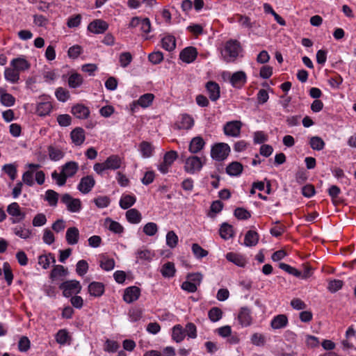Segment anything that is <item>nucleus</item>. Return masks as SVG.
Instances as JSON below:
<instances>
[{"mask_svg":"<svg viewBox=\"0 0 356 356\" xmlns=\"http://www.w3.org/2000/svg\"><path fill=\"white\" fill-rule=\"evenodd\" d=\"M129 27H138L142 32L145 33H148L151 31V23L148 18H140L138 17H134L131 19Z\"/></svg>","mask_w":356,"mask_h":356,"instance_id":"0eeeda50","label":"nucleus"},{"mask_svg":"<svg viewBox=\"0 0 356 356\" xmlns=\"http://www.w3.org/2000/svg\"><path fill=\"white\" fill-rule=\"evenodd\" d=\"M140 295V289L136 286H129L124 291L123 298L127 303L137 300Z\"/></svg>","mask_w":356,"mask_h":356,"instance_id":"f8f14e48","label":"nucleus"},{"mask_svg":"<svg viewBox=\"0 0 356 356\" xmlns=\"http://www.w3.org/2000/svg\"><path fill=\"white\" fill-rule=\"evenodd\" d=\"M242 125L243 123L239 120L228 122L223 127L224 133L228 136L238 137L240 136Z\"/></svg>","mask_w":356,"mask_h":356,"instance_id":"423d86ee","label":"nucleus"},{"mask_svg":"<svg viewBox=\"0 0 356 356\" xmlns=\"http://www.w3.org/2000/svg\"><path fill=\"white\" fill-rule=\"evenodd\" d=\"M45 199L51 206L55 207L58 202V193L53 190H47Z\"/></svg>","mask_w":356,"mask_h":356,"instance_id":"c03bdc74","label":"nucleus"},{"mask_svg":"<svg viewBox=\"0 0 356 356\" xmlns=\"http://www.w3.org/2000/svg\"><path fill=\"white\" fill-rule=\"evenodd\" d=\"M208 316L212 322H216L222 318V312L220 308L213 307L209 311Z\"/></svg>","mask_w":356,"mask_h":356,"instance_id":"a18cd8bd","label":"nucleus"},{"mask_svg":"<svg viewBox=\"0 0 356 356\" xmlns=\"http://www.w3.org/2000/svg\"><path fill=\"white\" fill-rule=\"evenodd\" d=\"M88 270V264L86 260H80L77 262L76 272L80 276H83Z\"/></svg>","mask_w":356,"mask_h":356,"instance_id":"3c124183","label":"nucleus"},{"mask_svg":"<svg viewBox=\"0 0 356 356\" xmlns=\"http://www.w3.org/2000/svg\"><path fill=\"white\" fill-rule=\"evenodd\" d=\"M230 152V147L227 143H220L214 145L211 150V156L214 160H225Z\"/></svg>","mask_w":356,"mask_h":356,"instance_id":"7ed1b4c3","label":"nucleus"},{"mask_svg":"<svg viewBox=\"0 0 356 356\" xmlns=\"http://www.w3.org/2000/svg\"><path fill=\"white\" fill-rule=\"evenodd\" d=\"M13 232L15 234L24 239L29 238L31 235V231L30 229L22 227H15Z\"/></svg>","mask_w":356,"mask_h":356,"instance_id":"603ef678","label":"nucleus"},{"mask_svg":"<svg viewBox=\"0 0 356 356\" xmlns=\"http://www.w3.org/2000/svg\"><path fill=\"white\" fill-rule=\"evenodd\" d=\"M69 339V335L65 330H60L56 334V341L60 344H65Z\"/></svg>","mask_w":356,"mask_h":356,"instance_id":"0e129e2a","label":"nucleus"},{"mask_svg":"<svg viewBox=\"0 0 356 356\" xmlns=\"http://www.w3.org/2000/svg\"><path fill=\"white\" fill-rule=\"evenodd\" d=\"M280 268L287 272L288 273L293 275L297 277H300L301 276V272L298 269L289 266V264L284 263H280L279 264Z\"/></svg>","mask_w":356,"mask_h":356,"instance_id":"864d4df0","label":"nucleus"},{"mask_svg":"<svg viewBox=\"0 0 356 356\" xmlns=\"http://www.w3.org/2000/svg\"><path fill=\"white\" fill-rule=\"evenodd\" d=\"M59 288L63 290V296L68 298L80 293L82 287L79 281L72 280L63 282Z\"/></svg>","mask_w":356,"mask_h":356,"instance_id":"20e7f679","label":"nucleus"},{"mask_svg":"<svg viewBox=\"0 0 356 356\" xmlns=\"http://www.w3.org/2000/svg\"><path fill=\"white\" fill-rule=\"evenodd\" d=\"M185 330L180 325H176L172 328V337L177 343L182 341L185 337Z\"/></svg>","mask_w":356,"mask_h":356,"instance_id":"7c9ffc66","label":"nucleus"},{"mask_svg":"<svg viewBox=\"0 0 356 356\" xmlns=\"http://www.w3.org/2000/svg\"><path fill=\"white\" fill-rule=\"evenodd\" d=\"M7 212L13 216L11 221L13 223H17L25 218V213L22 212L19 205L17 202H13L7 207Z\"/></svg>","mask_w":356,"mask_h":356,"instance_id":"6e6552de","label":"nucleus"},{"mask_svg":"<svg viewBox=\"0 0 356 356\" xmlns=\"http://www.w3.org/2000/svg\"><path fill=\"white\" fill-rule=\"evenodd\" d=\"M241 49L240 43L237 40H229L226 43L223 56L229 62L235 59Z\"/></svg>","mask_w":356,"mask_h":356,"instance_id":"39448f33","label":"nucleus"},{"mask_svg":"<svg viewBox=\"0 0 356 356\" xmlns=\"http://www.w3.org/2000/svg\"><path fill=\"white\" fill-rule=\"evenodd\" d=\"M192 251L195 257L197 259H202L208 255L209 252L207 250L203 249L199 244L193 243L192 245Z\"/></svg>","mask_w":356,"mask_h":356,"instance_id":"37998d69","label":"nucleus"},{"mask_svg":"<svg viewBox=\"0 0 356 356\" xmlns=\"http://www.w3.org/2000/svg\"><path fill=\"white\" fill-rule=\"evenodd\" d=\"M154 148L152 145L146 141H143L140 144V150L142 155L145 158H149L152 156Z\"/></svg>","mask_w":356,"mask_h":356,"instance_id":"ea45409f","label":"nucleus"},{"mask_svg":"<svg viewBox=\"0 0 356 356\" xmlns=\"http://www.w3.org/2000/svg\"><path fill=\"white\" fill-rule=\"evenodd\" d=\"M309 145L312 149L321 151L324 149L325 143L319 136H312L309 139Z\"/></svg>","mask_w":356,"mask_h":356,"instance_id":"f704fd0d","label":"nucleus"},{"mask_svg":"<svg viewBox=\"0 0 356 356\" xmlns=\"http://www.w3.org/2000/svg\"><path fill=\"white\" fill-rule=\"evenodd\" d=\"M250 310L247 307L241 308L238 315V319L240 324L243 326H248L252 323V316H251Z\"/></svg>","mask_w":356,"mask_h":356,"instance_id":"6ab92c4d","label":"nucleus"},{"mask_svg":"<svg viewBox=\"0 0 356 356\" xmlns=\"http://www.w3.org/2000/svg\"><path fill=\"white\" fill-rule=\"evenodd\" d=\"M161 45L163 49L168 51L174 50L176 47V40L172 35H167L162 38Z\"/></svg>","mask_w":356,"mask_h":356,"instance_id":"2f4dec72","label":"nucleus"},{"mask_svg":"<svg viewBox=\"0 0 356 356\" xmlns=\"http://www.w3.org/2000/svg\"><path fill=\"white\" fill-rule=\"evenodd\" d=\"M154 95L151 93H146L142 95L137 102V104L142 107H147L152 102Z\"/></svg>","mask_w":356,"mask_h":356,"instance_id":"de8ad7c7","label":"nucleus"},{"mask_svg":"<svg viewBox=\"0 0 356 356\" xmlns=\"http://www.w3.org/2000/svg\"><path fill=\"white\" fill-rule=\"evenodd\" d=\"M55 95L56 98L63 102H66L70 97L68 90L61 87L56 89Z\"/></svg>","mask_w":356,"mask_h":356,"instance_id":"5fc2aeb1","label":"nucleus"},{"mask_svg":"<svg viewBox=\"0 0 356 356\" xmlns=\"http://www.w3.org/2000/svg\"><path fill=\"white\" fill-rule=\"evenodd\" d=\"M243 169V167L241 163L234 161L227 166L226 172L231 176H238L242 172Z\"/></svg>","mask_w":356,"mask_h":356,"instance_id":"cd10ccee","label":"nucleus"},{"mask_svg":"<svg viewBox=\"0 0 356 356\" xmlns=\"http://www.w3.org/2000/svg\"><path fill=\"white\" fill-rule=\"evenodd\" d=\"M108 28V24L102 19H95L88 26V30L95 34L104 33Z\"/></svg>","mask_w":356,"mask_h":356,"instance_id":"9d476101","label":"nucleus"},{"mask_svg":"<svg viewBox=\"0 0 356 356\" xmlns=\"http://www.w3.org/2000/svg\"><path fill=\"white\" fill-rule=\"evenodd\" d=\"M194 124V120L187 114H183L181 120L177 122L176 126L179 129H189Z\"/></svg>","mask_w":356,"mask_h":356,"instance_id":"a878e982","label":"nucleus"},{"mask_svg":"<svg viewBox=\"0 0 356 356\" xmlns=\"http://www.w3.org/2000/svg\"><path fill=\"white\" fill-rule=\"evenodd\" d=\"M237 17L238 22L242 26L248 29H252L254 26V23L251 22L249 17L243 15H237Z\"/></svg>","mask_w":356,"mask_h":356,"instance_id":"e2e57ef3","label":"nucleus"},{"mask_svg":"<svg viewBox=\"0 0 356 356\" xmlns=\"http://www.w3.org/2000/svg\"><path fill=\"white\" fill-rule=\"evenodd\" d=\"M67 270L61 265H56L51 271L50 278L54 280L58 277L65 276Z\"/></svg>","mask_w":356,"mask_h":356,"instance_id":"58836bf2","label":"nucleus"},{"mask_svg":"<svg viewBox=\"0 0 356 356\" xmlns=\"http://www.w3.org/2000/svg\"><path fill=\"white\" fill-rule=\"evenodd\" d=\"M79 169V165L75 161H69L67 162L62 167V172L65 175V177H71L74 176Z\"/></svg>","mask_w":356,"mask_h":356,"instance_id":"4be33fe9","label":"nucleus"},{"mask_svg":"<svg viewBox=\"0 0 356 356\" xmlns=\"http://www.w3.org/2000/svg\"><path fill=\"white\" fill-rule=\"evenodd\" d=\"M70 136L73 143L81 145L85 140V131L82 128L76 127L72 131Z\"/></svg>","mask_w":356,"mask_h":356,"instance_id":"a211bd4d","label":"nucleus"},{"mask_svg":"<svg viewBox=\"0 0 356 356\" xmlns=\"http://www.w3.org/2000/svg\"><path fill=\"white\" fill-rule=\"evenodd\" d=\"M5 79L13 83H17L19 79V72L14 67H7L4 71Z\"/></svg>","mask_w":356,"mask_h":356,"instance_id":"c85d7f7f","label":"nucleus"},{"mask_svg":"<svg viewBox=\"0 0 356 356\" xmlns=\"http://www.w3.org/2000/svg\"><path fill=\"white\" fill-rule=\"evenodd\" d=\"M3 270L4 273V278L7 282L8 285H10L13 280V274L8 263L5 262L3 265Z\"/></svg>","mask_w":356,"mask_h":356,"instance_id":"8fccbe9b","label":"nucleus"},{"mask_svg":"<svg viewBox=\"0 0 356 356\" xmlns=\"http://www.w3.org/2000/svg\"><path fill=\"white\" fill-rule=\"evenodd\" d=\"M1 102L6 106H11L15 102V97L9 93H3L1 95Z\"/></svg>","mask_w":356,"mask_h":356,"instance_id":"bf43d9fd","label":"nucleus"},{"mask_svg":"<svg viewBox=\"0 0 356 356\" xmlns=\"http://www.w3.org/2000/svg\"><path fill=\"white\" fill-rule=\"evenodd\" d=\"M52 108V106L50 102H42L38 104L37 106V113L40 116H45L48 115Z\"/></svg>","mask_w":356,"mask_h":356,"instance_id":"4c0bfd02","label":"nucleus"},{"mask_svg":"<svg viewBox=\"0 0 356 356\" xmlns=\"http://www.w3.org/2000/svg\"><path fill=\"white\" fill-rule=\"evenodd\" d=\"M158 232V226L154 222H147L143 227V232L149 236L155 235Z\"/></svg>","mask_w":356,"mask_h":356,"instance_id":"49530a36","label":"nucleus"},{"mask_svg":"<svg viewBox=\"0 0 356 356\" xmlns=\"http://www.w3.org/2000/svg\"><path fill=\"white\" fill-rule=\"evenodd\" d=\"M126 218L130 223L138 224L142 220V215L136 209H131L126 212Z\"/></svg>","mask_w":356,"mask_h":356,"instance_id":"bb28decb","label":"nucleus"},{"mask_svg":"<svg viewBox=\"0 0 356 356\" xmlns=\"http://www.w3.org/2000/svg\"><path fill=\"white\" fill-rule=\"evenodd\" d=\"M83 83L82 76L78 73L72 74L68 79V85L72 88L79 87Z\"/></svg>","mask_w":356,"mask_h":356,"instance_id":"e433bc0d","label":"nucleus"},{"mask_svg":"<svg viewBox=\"0 0 356 356\" xmlns=\"http://www.w3.org/2000/svg\"><path fill=\"white\" fill-rule=\"evenodd\" d=\"M206 88L209 98L211 101H216L220 97V86L215 81H208L206 84Z\"/></svg>","mask_w":356,"mask_h":356,"instance_id":"4468645a","label":"nucleus"},{"mask_svg":"<svg viewBox=\"0 0 356 356\" xmlns=\"http://www.w3.org/2000/svg\"><path fill=\"white\" fill-rule=\"evenodd\" d=\"M61 202L67 206V209L71 212H78L81 209V203L80 200L72 198L67 193L62 196Z\"/></svg>","mask_w":356,"mask_h":356,"instance_id":"1a4fd4ad","label":"nucleus"},{"mask_svg":"<svg viewBox=\"0 0 356 356\" xmlns=\"http://www.w3.org/2000/svg\"><path fill=\"white\" fill-rule=\"evenodd\" d=\"M226 259L229 261H231L240 267L245 266V265L246 264V261L243 256L237 254L234 252L227 253L226 254Z\"/></svg>","mask_w":356,"mask_h":356,"instance_id":"c756f323","label":"nucleus"},{"mask_svg":"<svg viewBox=\"0 0 356 356\" xmlns=\"http://www.w3.org/2000/svg\"><path fill=\"white\" fill-rule=\"evenodd\" d=\"M95 184V180L91 175H87L81 179L78 189L83 194L88 193Z\"/></svg>","mask_w":356,"mask_h":356,"instance_id":"9b49d317","label":"nucleus"},{"mask_svg":"<svg viewBox=\"0 0 356 356\" xmlns=\"http://www.w3.org/2000/svg\"><path fill=\"white\" fill-rule=\"evenodd\" d=\"M104 284L99 282H92L88 286V292L90 296L100 297L104 293Z\"/></svg>","mask_w":356,"mask_h":356,"instance_id":"f3484780","label":"nucleus"},{"mask_svg":"<svg viewBox=\"0 0 356 356\" xmlns=\"http://www.w3.org/2000/svg\"><path fill=\"white\" fill-rule=\"evenodd\" d=\"M251 342L257 346H262L266 343L265 337L259 333H254L251 337Z\"/></svg>","mask_w":356,"mask_h":356,"instance_id":"4d7b16f0","label":"nucleus"},{"mask_svg":"<svg viewBox=\"0 0 356 356\" xmlns=\"http://www.w3.org/2000/svg\"><path fill=\"white\" fill-rule=\"evenodd\" d=\"M178 243V236L174 231H170L166 235V244L170 248H174Z\"/></svg>","mask_w":356,"mask_h":356,"instance_id":"79ce46f5","label":"nucleus"},{"mask_svg":"<svg viewBox=\"0 0 356 356\" xmlns=\"http://www.w3.org/2000/svg\"><path fill=\"white\" fill-rule=\"evenodd\" d=\"M246 74L243 71H238L232 74L230 82L234 87H241L246 82Z\"/></svg>","mask_w":356,"mask_h":356,"instance_id":"aec40b11","label":"nucleus"},{"mask_svg":"<svg viewBox=\"0 0 356 356\" xmlns=\"http://www.w3.org/2000/svg\"><path fill=\"white\" fill-rule=\"evenodd\" d=\"M122 159L118 155L108 156L103 163H97L94 165L93 169L98 174L102 175L106 170H115L121 167Z\"/></svg>","mask_w":356,"mask_h":356,"instance_id":"f257e3e1","label":"nucleus"},{"mask_svg":"<svg viewBox=\"0 0 356 356\" xmlns=\"http://www.w3.org/2000/svg\"><path fill=\"white\" fill-rule=\"evenodd\" d=\"M51 177L53 179L56 180V184L60 186L65 185L66 183L67 177L62 171L60 174L56 171L53 172Z\"/></svg>","mask_w":356,"mask_h":356,"instance_id":"338daca9","label":"nucleus"},{"mask_svg":"<svg viewBox=\"0 0 356 356\" xmlns=\"http://www.w3.org/2000/svg\"><path fill=\"white\" fill-rule=\"evenodd\" d=\"M288 324V318L285 314H279L271 321L270 325L273 329H282Z\"/></svg>","mask_w":356,"mask_h":356,"instance_id":"412c9836","label":"nucleus"},{"mask_svg":"<svg viewBox=\"0 0 356 356\" xmlns=\"http://www.w3.org/2000/svg\"><path fill=\"white\" fill-rule=\"evenodd\" d=\"M66 241L69 245L78 243L79 239V231L76 227H71L67 229L65 235Z\"/></svg>","mask_w":356,"mask_h":356,"instance_id":"dca6fc26","label":"nucleus"},{"mask_svg":"<svg viewBox=\"0 0 356 356\" xmlns=\"http://www.w3.org/2000/svg\"><path fill=\"white\" fill-rule=\"evenodd\" d=\"M138 259L142 261H150L154 257V254L149 250H138L136 252Z\"/></svg>","mask_w":356,"mask_h":356,"instance_id":"09e8293b","label":"nucleus"},{"mask_svg":"<svg viewBox=\"0 0 356 356\" xmlns=\"http://www.w3.org/2000/svg\"><path fill=\"white\" fill-rule=\"evenodd\" d=\"M148 58L152 63L156 65L163 60V55L161 51H155L149 54Z\"/></svg>","mask_w":356,"mask_h":356,"instance_id":"69168bd1","label":"nucleus"},{"mask_svg":"<svg viewBox=\"0 0 356 356\" xmlns=\"http://www.w3.org/2000/svg\"><path fill=\"white\" fill-rule=\"evenodd\" d=\"M106 222H109L108 229L115 234H121L124 231L123 227L116 221L106 219Z\"/></svg>","mask_w":356,"mask_h":356,"instance_id":"6e6d98bb","label":"nucleus"},{"mask_svg":"<svg viewBox=\"0 0 356 356\" xmlns=\"http://www.w3.org/2000/svg\"><path fill=\"white\" fill-rule=\"evenodd\" d=\"M220 235L225 240L231 238L234 235L233 227L228 223H222L220 229Z\"/></svg>","mask_w":356,"mask_h":356,"instance_id":"72a5a7b5","label":"nucleus"},{"mask_svg":"<svg viewBox=\"0 0 356 356\" xmlns=\"http://www.w3.org/2000/svg\"><path fill=\"white\" fill-rule=\"evenodd\" d=\"M10 65L19 72L30 68V63L24 58H16L11 60Z\"/></svg>","mask_w":356,"mask_h":356,"instance_id":"393cba45","label":"nucleus"},{"mask_svg":"<svg viewBox=\"0 0 356 356\" xmlns=\"http://www.w3.org/2000/svg\"><path fill=\"white\" fill-rule=\"evenodd\" d=\"M136 200V197L133 195H123L120 200V206L123 209H127L134 204Z\"/></svg>","mask_w":356,"mask_h":356,"instance_id":"c9c22d12","label":"nucleus"},{"mask_svg":"<svg viewBox=\"0 0 356 356\" xmlns=\"http://www.w3.org/2000/svg\"><path fill=\"white\" fill-rule=\"evenodd\" d=\"M178 156L177 152L173 150L168 152L163 156V161L165 163L171 166L173 162L177 159Z\"/></svg>","mask_w":356,"mask_h":356,"instance_id":"774afa93","label":"nucleus"},{"mask_svg":"<svg viewBox=\"0 0 356 356\" xmlns=\"http://www.w3.org/2000/svg\"><path fill=\"white\" fill-rule=\"evenodd\" d=\"M197 52L195 47H188L184 49L179 54V58L186 63L193 62L197 57Z\"/></svg>","mask_w":356,"mask_h":356,"instance_id":"ddd939ff","label":"nucleus"},{"mask_svg":"<svg viewBox=\"0 0 356 356\" xmlns=\"http://www.w3.org/2000/svg\"><path fill=\"white\" fill-rule=\"evenodd\" d=\"M176 269L172 262L168 261L164 264L161 269L162 275L165 277H172L175 275Z\"/></svg>","mask_w":356,"mask_h":356,"instance_id":"473e14b6","label":"nucleus"},{"mask_svg":"<svg viewBox=\"0 0 356 356\" xmlns=\"http://www.w3.org/2000/svg\"><path fill=\"white\" fill-rule=\"evenodd\" d=\"M120 63L121 67H127L132 60V56L129 52H124L120 55Z\"/></svg>","mask_w":356,"mask_h":356,"instance_id":"052dcab7","label":"nucleus"},{"mask_svg":"<svg viewBox=\"0 0 356 356\" xmlns=\"http://www.w3.org/2000/svg\"><path fill=\"white\" fill-rule=\"evenodd\" d=\"M234 216L239 220H247L251 217L250 213L241 207L235 209Z\"/></svg>","mask_w":356,"mask_h":356,"instance_id":"13d9d810","label":"nucleus"},{"mask_svg":"<svg viewBox=\"0 0 356 356\" xmlns=\"http://www.w3.org/2000/svg\"><path fill=\"white\" fill-rule=\"evenodd\" d=\"M31 346L30 340L27 337H22L18 342V348L21 352H26Z\"/></svg>","mask_w":356,"mask_h":356,"instance_id":"680f3d73","label":"nucleus"},{"mask_svg":"<svg viewBox=\"0 0 356 356\" xmlns=\"http://www.w3.org/2000/svg\"><path fill=\"white\" fill-rule=\"evenodd\" d=\"M205 160L204 158H200L197 156H189L185 161V171L190 174H194L200 171L205 163Z\"/></svg>","mask_w":356,"mask_h":356,"instance_id":"f03ea898","label":"nucleus"},{"mask_svg":"<svg viewBox=\"0 0 356 356\" xmlns=\"http://www.w3.org/2000/svg\"><path fill=\"white\" fill-rule=\"evenodd\" d=\"M259 239L258 233L253 230H249L245 235L244 245L248 247L255 246Z\"/></svg>","mask_w":356,"mask_h":356,"instance_id":"5701e85b","label":"nucleus"},{"mask_svg":"<svg viewBox=\"0 0 356 356\" xmlns=\"http://www.w3.org/2000/svg\"><path fill=\"white\" fill-rule=\"evenodd\" d=\"M204 145L205 142L202 137H194L190 143L189 151L193 154L197 153L203 149Z\"/></svg>","mask_w":356,"mask_h":356,"instance_id":"b1692460","label":"nucleus"},{"mask_svg":"<svg viewBox=\"0 0 356 356\" xmlns=\"http://www.w3.org/2000/svg\"><path fill=\"white\" fill-rule=\"evenodd\" d=\"M48 152L49 158L54 161H59L64 156V152L62 150L51 146L49 147Z\"/></svg>","mask_w":356,"mask_h":356,"instance_id":"a19ab883","label":"nucleus"},{"mask_svg":"<svg viewBox=\"0 0 356 356\" xmlns=\"http://www.w3.org/2000/svg\"><path fill=\"white\" fill-rule=\"evenodd\" d=\"M72 113L79 119H86L90 115V110L83 104H76L72 108Z\"/></svg>","mask_w":356,"mask_h":356,"instance_id":"2eb2a0df","label":"nucleus"}]
</instances>
